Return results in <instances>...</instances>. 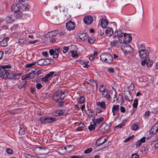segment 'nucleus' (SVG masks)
<instances>
[{"instance_id": "a211bd4d", "label": "nucleus", "mask_w": 158, "mask_h": 158, "mask_svg": "<svg viewBox=\"0 0 158 158\" xmlns=\"http://www.w3.org/2000/svg\"><path fill=\"white\" fill-rule=\"evenodd\" d=\"M38 65L40 66H43L47 65V62L45 61L44 59H41L39 60L37 62Z\"/></svg>"}, {"instance_id": "1a4fd4ad", "label": "nucleus", "mask_w": 158, "mask_h": 158, "mask_svg": "<svg viewBox=\"0 0 158 158\" xmlns=\"http://www.w3.org/2000/svg\"><path fill=\"white\" fill-rule=\"evenodd\" d=\"M132 40V37L130 34L125 33L123 40H119L120 43H125V44L129 43Z\"/></svg>"}, {"instance_id": "f3484780", "label": "nucleus", "mask_w": 158, "mask_h": 158, "mask_svg": "<svg viewBox=\"0 0 158 158\" xmlns=\"http://www.w3.org/2000/svg\"><path fill=\"white\" fill-rule=\"evenodd\" d=\"M103 118L102 117H100L98 118H94L92 119V121L95 122L96 123L99 124L103 121Z\"/></svg>"}, {"instance_id": "39448f33", "label": "nucleus", "mask_w": 158, "mask_h": 158, "mask_svg": "<svg viewBox=\"0 0 158 158\" xmlns=\"http://www.w3.org/2000/svg\"><path fill=\"white\" fill-rule=\"evenodd\" d=\"M11 9L13 12L17 13L16 15L17 17H20L22 16V13L20 11V7L19 4H13L11 6Z\"/></svg>"}, {"instance_id": "5fc2aeb1", "label": "nucleus", "mask_w": 158, "mask_h": 158, "mask_svg": "<svg viewBox=\"0 0 158 158\" xmlns=\"http://www.w3.org/2000/svg\"><path fill=\"white\" fill-rule=\"evenodd\" d=\"M137 6L139 8H140L141 10L143 11V5L142 4V2L141 1L139 2V5H137Z\"/></svg>"}, {"instance_id": "de8ad7c7", "label": "nucleus", "mask_w": 158, "mask_h": 158, "mask_svg": "<svg viewBox=\"0 0 158 158\" xmlns=\"http://www.w3.org/2000/svg\"><path fill=\"white\" fill-rule=\"evenodd\" d=\"M139 156L138 154H132L131 157H129L128 158H139Z\"/></svg>"}, {"instance_id": "9d476101", "label": "nucleus", "mask_w": 158, "mask_h": 158, "mask_svg": "<svg viewBox=\"0 0 158 158\" xmlns=\"http://www.w3.org/2000/svg\"><path fill=\"white\" fill-rule=\"evenodd\" d=\"M84 23L87 25L91 24L93 21L92 17L90 15H87L83 19Z\"/></svg>"}, {"instance_id": "8fccbe9b", "label": "nucleus", "mask_w": 158, "mask_h": 158, "mask_svg": "<svg viewBox=\"0 0 158 158\" xmlns=\"http://www.w3.org/2000/svg\"><path fill=\"white\" fill-rule=\"evenodd\" d=\"M63 52L64 53H66L69 50V48L67 46H64L63 48Z\"/></svg>"}, {"instance_id": "6ab92c4d", "label": "nucleus", "mask_w": 158, "mask_h": 158, "mask_svg": "<svg viewBox=\"0 0 158 158\" xmlns=\"http://www.w3.org/2000/svg\"><path fill=\"white\" fill-rule=\"evenodd\" d=\"M63 148L64 149H66L68 152H70L74 149V146L73 145H67Z\"/></svg>"}, {"instance_id": "2f4dec72", "label": "nucleus", "mask_w": 158, "mask_h": 158, "mask_svg": "<svg viewBox=\"0 0 158 158\" xmlns=\"http://www.w3.org/2000/svg\"><path fill=\"white\" fill-rule=\"evenodd\" d=\"M38 75L39 74H38L37 72L35 73H31V72L27 74V75H29L28 78H29L30 79H33L35 77V75Z\"/></svg>"}, {"instance_id": "0e129e2a", "label": "nucleus", "mask_w": 158, "mask_h": 158, "mask_svg": "<svg viewBox=\"0 0 158 158\" xmlns=\"http://www.w3.org/2000/svg\"><path fill=\"white\" fill-rule=\"evenodd\" d=\"M95 41V40L94 39L89 38L88 39V42L90 44L93 43Z\"/></svg>"}, {"instance_id": "4be33fe9", "label": "nucleus", "mask_w": 158, "mask_h": 158, "mask_svg": "<svg viewBox=\"0 0 158 158\" xmlns=\"http://www.w3.org/2000/svg\"><path fill=\"white\" fill-rule=\"evenodd\" d=\"M109 91L108 89L106 90L102 94V97L103 98H106L107 99H108V98L110 97V95H109Z\"/></svg>"}, {"instance_id": "ddd939ff", "label": "nucleus", "mask_w": 158, "mask_h": 158, "mask_svg": "<svg viewBox=\"0 0 158 158\" xmlns=\"http://www.w3.org/2000/svg\"><path fill=\"white\" fill-rule=\"evenodd\" d=\"M119 105H114L112 108V112H113V115L115 116L117 114L119 110Z\"/></svg>"}, {"instance_id": "7c9ffc66", "label": "nucleus", "mask_w": 158, "mask_h": 158, "mask_svg": "<svg viewBox=\"0 0 158 158\" xmlns=\"http://www.w3.org/2000/svg\"><path fill=\"white\" fill-rule=\"evenodd\" d=\"M85 98L84 96H81L77 101V103L79 104L83 103L85 102Z\"/></svg>"}, {"instance_id": "f257e3e1", "label": "nucleus", "mask_w": 158, "mask_h": 158, "mask_svg": "<svg viewBox=\"0 0 158 158\" xmlns=\"http://www.w3.org/2000/svg\"><path fill=\"white\" fill-rule=\"evenodd\" d=\"M11 67L10 65H0V76L1 78L4 79L7 78L12 79L15 76V75L14 73L8 69Z\"/></svg>"}, {"instance_id": "3c124183", "label": "nucleus", "mask_w": 158, "mask_h": 158, "mask_svg": "<svg viewBox=\"0 0 158 158\" xmlns=\"http://www.w3.org/2000/svg\"><path fill=\"white\" fill-rule=\"evenodd\" d=\"M88 129L89 131H91L94 130L95 129V127L94 126L93 124H90L88 127Z\"/></svg>"}, {"instance_id": "a18cd8bd", "label": "nucleus", "mask_w": 158, "mask_h": 158, "mask_svg": "<svg viewBox=\"0 0 158 158\" xmlns=\"http://www.w3.org/2000/svg\"><path fill=\"white\" fill-rule=\"evenodd\" d=\"M138 100L137 99H135L134 101L133 105V106L134 108H136L138 106Z\"/></svg>"}, {"instance_id": "680f3d73", "label": "nucleus", "mask_w": 158, "mask_h": 158, "mask_svg": "<svg viewBox=\"0 0 158 158\" xmlns=\"http://www.w3.org/2000/svg\"><path fill=\"white\" fill-rule=\"evenodd\" d=\"M52 33L51 32H48L47 34L46 35V36L47 38H51L52 37Z\"/></svg>"}, {"instance_id": "c756f323", "label": "nucleus", "mask_w": 158, "mask_h": 158, "mask_svg": "<svg viewBox=\"0 0 158 158\" xmlns=\"http://www.w3.org/2000/svg\"><path fill=\"white\" fill-rule=\"evenodd\" d=\"M7 39H4L0 42V45L3 47H6L7 45Z\"/></svg>"}, {"instance_id": "f03ea898", "label": "nucleus", "mask_w": 158, "mask_h": 158, "mask_svg": "<svg viewBox=\"0 0 158 158\" xmlns=\"http://www.w3.org/2000/svg\"><path fill=\"white\" fill-rule=\"evenodd\" d=\"M100 59L103 62L108 64H111L113 60L112 56L108 53H104L100 55Z\"/></svg>"}, {"instance_id": "c85d7f7f", "label": "nucleus", "mask_w": 158, "mask_h": 158, "mask_svg": "<svg viewBox=\"0 0 158 158\" xmlns=\"http://www.w3.org/2000/svg\"><path fill=\"white\" fill-rule=\"evenodd\" d=\"M146 137H143L139 140L137 143V146H140L142 143H144L145 141Z\"/></svg>"}, {"instance_id": "5701e85b", "label": "nucleus", "mask_w": 158, "mask_h": 158, "mask_svg": "<svg viewBox=\"0 0 158 158\" xmlns=\"http://www.w3.org/2000/svg\"><path fill=\"white\" fill-rule=\"evenodd\" d=\"M113 32L112 29L108 27L106 31V34L107 36H110L112 34Z\"/></svg>"}, {"instance_id": "603ef678", "label": "nucleus", "mask_w": 158, "mask_h": 158, "mask_svg": "<svg viewBox=\"0 0 158 158\" xmlns=\"http://www.w3.org/2000/svg\"><path fill=\"white\" fill-rule=\"evenodd\" d=\"M139 128V126L135 124H134L132 127V129L134 130H137Z\"/></svg>"}, {"instance_id": "6e6d98bb", "label": "nucleus", "mask_w": 158, "mask_h": 158, "mask_svg": "<svg viewBox=\"0 0 158 158\" xmlns=\"http://www.w3.org/2000/svg\"><path fill=\"white\" fill-rule=\"evenodd\" d=\"M36 87L37 89H40L42 87V85L40 83H37L36 85Z\"/></svg>"}, {"instance_id": "0eeeda50", "label": "nucleus", "mask_w": 158, "mask_h": 158, "mask_svg": "<svg viewBox=\"0 0 158 158\" xmlns=\"http://www.w3.org/2000/svg\"><path fill=\"white\" fill-rule=\"evenodd\" d=\"M110 127L105 123H103L98 129V134H104L105 132L108 131L110 129Z\"/></svg>"}, {"instance_id": "bb28decb", "label": "nucleus", "mask_w": 158, "mask_h": 158, "mask_svg": "<svg viewBox=\"0 0 158 158\" xmlns=\"http://www.w3.org/2000/svg\"><path fill=\"white\" fill-rule=\"evenodd\" d=\"M27 83V81H24L23 82L20 83V84L19 85L18 88L20 89H21L23 88H25V86Z\"/></svg>"}, {"instance_id": "aec40b11", "label": "nucleus", "mask_w": 158, "mask_h": 158, "mask_svg": "<svg viewBox=\"0 0 158 158\" xmlns=\"http://www.w3.org/2000/svg\"><path fill=\"white\" fill-rule=\"evenodd\" d=\"M108 24V23L106 20L102 19L101 21V25L103 28H106V26Z\"/></svg>"}, {"instance_id": "4468645a", "label": "nucleus", "mask_w": 158, "mask_h": 158, "mask_svg": "<svg viewBox=\"0 0 158 158\" xmlns=\"http://www.w3.org/2000/svg\"><path fill=\"white\" fill-rule=\"evenodd\" d=\"M125 98L126 100L130 102L132 100V97L130 94V93L128 91H127L124 94Z\"/></svg>"}, {"instance_id": "412c9836", "label": "nucleus", "mask_w": 158, "mask_h": 158, "mask_svg": "<svg viewBox=\"0 0 158 158\" xmlns=\"http://www.w3.org/2000/svg\"><path fill=\"white\" fill-rule=\"evenodd\" d=\"M96 105L100 106L102 109H105L106 108L105 103L104 102H96Z\"/></svg>"}, {"instance_id": "ea45409f", "label": "nucleus", "mask_w": 158, "mask_h": 158, "mask_svg": "<svg viewBox=\"0 0 158 158\" xmlns=\"http://www.w3.org/2000/svg\"><path fill=\"white\" fill-rule=\"evenodd\" d=\"M57 114H58V116H61L64 113V112L65 110H57Z\"/></svg>"}, {"instance_id": "dca6fc26", "label": "nucleus", "mask_w": 158, "mask_h": 158, "mask_svg": "<svg viewBox=\"0 0 158 158\" xmlns=\"http://www.w3.org/2000/svg\"><path fill=\"white\" fill-rule=\"evenodd\" d=\"M56 120V118H55L50 117L48 116H46V123H52Z\"/></svg>"}, {"instance_id": "774afa93", "label": "nucleus", "mask_w": 158, "mask_h": 158, "mask_svg": "<svg viewBox=\"0 0 158 158\" xmlns=\"http://www.w3.org/2000/svg\"><path fill=\"white\" fill-rule=\"evenodd\" d=\"M124 126V124H123L122 123H121V124L118 125L117 126H116L115 127V128L118 127V128H121Z\"/></svg>"}, {"instance_id": "052dcab7", "label": "nucleus", "mask_w": 158, "mask_h": 158, "mask_svg": "<svg viewBox=\"0 0 158 158\" xmlns=\"http://www.w3.org/2000/svg\"><path fill=\"white\" fill-rule=\"evenodd\" d=\"M72 53V56L73 57L77 58L78 56V55L76 52H71Z\"/></svg>"}, {"instance_id": "72a5a7b5", "label": "nucleus", "mask_w": 158, "mask_h": 158, "mask_svg": "<svg viewBox=\"0 0 158 158\" xmlns=\"http://www.w3.org/2000/svg\"><path fill=\"white\" fill-rule=\"evenodd\" d=\"M18 43L20 45L21 44H26V45H27V43L26 42V41L25 40L23 39H20L18 41Z\"/></svg>"}, {"instance_id": "c9c22d12", "label": "nucleus", "mask_w": 158, "mask_h": 158, "mask_svg": "<svg viewBox=\"0 0 158 158\" xmlns=\"http://www.w3.org/2000/svg\"><path fill=\"white\" fill-rule=\"evenodd\" d=\"M102 139H99V140H98L97 141V142L95 143V144L96 145V147L100 146V145H101L102 144H103L107 140V139L106 138L105 139H104V140L102 142L98 143V142L99 141H100Z\"/></svg>"}, {"instance_id": "20e7f679", "label": "nucleus", "mask_w": 158, "mask_h": 158, "mask_svg": "<svg viewBox=\"0 0 158 158\" xmlns=\"http://www.w3.org/2000/svg\"><path fill=\"white\" fill-rule=\"evenodd\" d=\"M121 48L123 52L126 55L128 54H131L133 52L132 48L128 44H125L123 45Z\"/></svg>"}, {"instance_id": "f704fd0d", "label": "nucleus", "mask_w": 158, "mask_h": 158, "mask_svg": "<svg viewBox=\"0 0 158 158\" xmlns=\"http://www.w3.org/2000/svg\"><path fill=\"white\" fill-rule=\"evenodd\" d=\"M46 116H43L40 118L39 121L41 124L46 123Z\"/></svg>"}, {"instance_id": "338daca9", "label": "nucleus", "mask_w": 158, "mask_h": 158, "mask_svg": "<svg viewBox=\"0 0 158 158\" xmlns=\"http://www.w3.org/2000/svg\"><path fill=\"white\" fill-rule=\"evenodd\" d=\"M28 76L29 75H27V74L21 77V79L22 80H24L26 78H28Z\"/></svg>"}, {"instance_id": "e2e57ef3", "label": "nucleus", "mask_w": 158, "mask_h": 158, "mask_svg": "<svg viewBox=\"0 0 158 158\" xmlns=\"http://www.w3.org/2000/svg\"><path fill=\"white\" fill-rule=\"evenodd\" d=\"M96 113H100L102 112V110L101 108L98 107L96 109Z\"/></svg>"}, {"instance_id": "cd10ccee", "label": "nucleus", "mask_w": 158, "mask_h": 158, "mask_svg": "<svg viewBox=\"0 0 158 158\" xmlns=\"http://www.w3.org/2000/svg\"><path fill=\"white\" fill-rule=\"evenodd\" d=\"M119 41L116 40L111 41L110 43L111 46L118 47L119 44Z\"/></svg>"}, {"instance_id": "58836bf2", "label": "nucleus", "mask_w": 158, "mask_h": 158, "mask_svg": "<svg viewBox=\"0 0 158 158\" xmlns=\"http://www.w3.org/2000/svg\"><path fill=\"white\" fill-rule=\"evenodd\" d=\"M106 89H107L105 88L103 85H101L100 86L99 90L100 92H103Z\"/></svg>"}, {"instance_id": "c03bdc74", "label": "nucleus", "mask_w": 158, "mask_h": 158, "mask_svg": "<svg viewBox=\"0 0 158 158\" xmlns=\"http://www.w3.org/2000/svg\"><path fill=\"white\" fill-rule=\"evenodd\" d=\"M66 104L65 101H63L62 102H59L58 106L59 107L64 106Z\"/></svg>"}, {"instance_id": "9b49d317", "label": "nucleus", "mask_w": 158, "mask_h": 158, "mask_svg": "<svg viewBox=\"0 0 158 158\" xmlns=\"http://www.w3.org/2000/svg\"><path fill=\"white\" fill-rule=\"evenodd\" d=\"M36 149L39 150L41 155H46L49 152V149L47 148L37 147Z\"/></svg>"}, {"instance_id": "79ce46f5", "label": "nucleus", "mask_w": 158, "mask_h": 158, "mask_svg": "<svg viewBox=\"0 0 158 158\" xmlns=\"http://www.w3.org/2000/svg\"><path fill=\"white\" fill-rule=\"evenodd\" d=\"M153 62L150 60H148V61H147L146 63V65L148 67H151L152 65Z\"/></svg>"}, {"instance_id": "393cba45", "label": "nucleus", "mask_w": 158, "mask_h": 158, "mask_svg": "<svg viewBox=\"0 0 158 158\" xmlns=\"http://www.w3.org/2000/svg\"><path fill=\"white\" fill-rule=\"evenodd\" d=\"M151 145L155 148H158V140H153L151 143Z\"/></svg>"}, {"instance_id": "423d86ee", "label": "nucleus", "mask_w": 158, "mask_h": 158, "mask_svg": "<svg viewBox=\"0 0 158 158\" xmlns=\"http://www.w3.org/2000/svg\"><path fill=\"white\" fill-rule=\"evenodd\" d=\"M56 74H55V72H51L48 74L46 75L45 77L42 78L41 79L42 81H44L46 83L48 84L50 81L53 76H56Z\"/></svg>"}, {"instance_id": "09e8293b", "label": "nucleus", "mask_w": 158, "mask_h": 158, "mask_svg": "<svg viewBox=\"0 0 158 158\" xmlns=\"http://www.w3.org/2000/svg\"><path fill=\"white\" fill-rule=\"evenodd\" d=\"M35 63H36V62H34L33 63H32L27 64L25 65V68H27L30 67L32 66L35 65Z\"/></svg>"}, {"instance_id": "4d7b16f0", "label": "nucleus", "mask_w": 158, "mask_h": 158, "mask_svg": "<svg viewBox=\"0 0 158 158\" xmlns=\"http://www.w3.org/2000/svg\"><path fill=\"white\" fill-rule=\"evenodd\" d=\"M57 32H58L57 30L53 31H51V32L52 33V37L56 36L57 35Z\"/></svg>"}, {"instance_id": "473e14b6", "label": "nucleus", "mask_w": 158, "mask_h": 158, "mask_svg": "<svg viewBox=\"0 0 158 158\" xmlns=\"http://www.w3.org/2000/svg\"><path fill=\"white\" fill-rule=\"evenodd\" d=\"M89 81L90 84L94 87V86H95L96 88L97 87V84L96 81L90 79L89 80Z\"/></svg>"}, {"instance_id": "4c0bfd02", "label": "nucleus", "mask_w": 158, "mask_h": 158, "mask_svg": "<svg viewBox=\"0 0 158 158\" xmlns=\"http://www.w3.org/2000/svg\"><path fill=\"white\" fill-rule=\"evenodd\" d=\"M109 95H110V97L108 98V99H110L111 98H115V94L114 92L110 91V93H109Z\"/></svg>"}, {"instance_id": "6e6552de", "label": "nucleus", "mask_w": 158, "mask_h": 158, "mask_svg": "<svg viewBox=\"0 0 158 158\" xmlns=\"http://www.w3.org/2000/svg\"><path fill=\"white\" fill-rule=\"evenodd\" d=\"M138 52L139 55L141 59H145L149 56V53L146 49H140Z\"/></svg>"}, {"instance_id": "37998d69", "label": "nucleus", "mask_w": 158, "mask_h": 158, "mask_svg": "<svg viewBox=\"0 0 158 158\" xmlns=\"http://www.w3.org/2000/svg\"><path fill=\"white\" fill-rule=\"evenodd\" d=\"M25 133V131L24 129H23L22 127H20V130L19 131V133L21 135H24Z\"/></svg>"}, {"instance_id": "864d4df0", "label": "nucleus", "mask_w": 158, "mask_h": 158, "mask_svg": "<svg viewBox=\"0 0 158 158\" xmlns=\"http://www.w3.org/2000/svg\"><path fill=\"white\" fill-rule=\"evenodd\" d=\"M134 137V136L133 135H132L130 136H129L128 138L124 140V142H128V141L130 140L131 139H132Z\"/></svg>"}, {"instance_id": "49530a36", "label": "nucleus", "mask_w": 158, "mask_h": 158, "mask_svg": "<svg viewBox=\"0 0 158 158\" xmlns=\"http://www.w3.org/2000/svg\"><path fill=\"white\" fill-rule=\"evenodd\" d=\"M141 150L142 152L145 154H147L148 151V149L147 148H143Z\"/></svg>"}, {"instance_id": "f8f14e48", "label": "nucleus", "mask_w": 158, "mask_h": 158, "mask_svg": "<svg viewBox=\"0 0 158 158\" xmlns=\"http://www.w3.org/2000/svg\"><path fill=\"white\" fill-rule=\"evenodd\" d=\"M66 26L68 30H71L74 29L75 25L74 22L70 21L66 23Z\"/></svg>"}, {"instance_id": "bf43d9fd", "label": "nucleus", "mask_w": 158, "mask_h": 158, "mask_svg": "<svg viewBox=\"0 0 158 158\" xmlns=\"http://www.w3.org/2000/svg\"><path fill=\"white\" fill-rule=\"evenodd\" d=\"M6 152L9 154H11L12 153L13 151L10 148H7L6 149Z\"/></svg>"}, {"instance_id": "b1692460", "label": "nucleus", "mask_w": 158, "mask_h": 158, "mask_svg": "<svg viewBox=\"0 0 158 158\" xmlns=\"http://www.w3.org/2000/svg\"><path fill=\"white\" fill-rule=\"evenodd\" d=\"M157 131H158V129L154 125L150 129L149 133L150 134H154L156 133Z\"/></svg>"}, {"instance_id": "13d9d810", "label": "nucleus", "mask_w": 158, "mask_h": 158, "mask_svg": "<svg viewBox=\"0 0 158 158\" xmlns=\"http://www.w3.org/2000/svg\"><path fill=\"white\" fill-rule=\"evenodd\" d=\"M92 150V149L91 148H89L85 150L84 152V153L85 154L91 152Z\"/></svg>"}, {"instance_id": "e433bc0d", "label": "nucleus", "mask_w": 158, "mask_h": 158, "mask_svg": "<svg viewBox=\"0 0 158 158\" xmlns=\"http://www.w3.org/2000/svg\"><path fill=\"white\" fill-rule=\"evenodd\" d=\"M85 127V125L84 123H81L79 124V127L77 129V130L80 131L82 130V128Z\"/></svg>"}, {"instance_id": "69168bd1", "label": "nucleus", "mask_w": 158, "mask_h": 158, "mask_svg": "<svg viewBox=\"0 0 158 158\" xmlns=\"http://www.w3.org/2000/svg\"><path fill=\"white\" fill-rule=\"evenodd\" d=\"M120 110L121 112L124 113L126 111L125 108L123 106H121L120 107Z\"/></svg>"}, {"instance_id": "a878e982", "label": "nucleus", "mask_w": 158, "mask_h": 158, "mask_svg": "<svg viewBox=\"0 0 158 158\" xmlns=\"http://www.w3.org/2000/svg\"><path fill=\"white\" fill-rule=\"evenodd\" d=\"M71 52H77V46L74 45H71L69 48Z\"/></svg>"}, {"instance_id": "2eb2a0df", "label": "nucleus", "mask_w": 158, "mask_h": 158, "mask_svg": "<svg viewBox=\"0 0 158 158\" xmlns=\"http://www.w3.org/2000/svg\"><path fill=\"white\" fill-rule=\"evenodd\" d=\"M78 37L81 40H84L88 38V35L86 33H81L79 35Z\"/></svg>"}, {"instance_id": "7ed1b4c3", "label": "nucleus", "mask_w": 158, "mask_h": 158, "mask_svg": "<svg viewBox=\"0 0 158 158\" xmlns=\"http://www.w3.org/2000/svg\"><path fill=\"white\" fill-rule=\"evenodd\" d=\"M64 97V92L62 90H59L55 92L53 96V99L55 101L58 102L62 100Z\"/></svg>"}, {"instance_id": "a19ab883", "label": "nucleus", "mask_w": 158, "mask_h": 158, "mask_svg": "<svg viewBox=\"0 0 158 158\" xmlns=\"http://www.w3.org/2000/svg\"><path fill=\"white\" fill-rule=\"evenodd\" d=\"M89 111V114H88V116L89 118H91L94 117V114H93V110H88Z\"/></svg>"}]
</instances>
